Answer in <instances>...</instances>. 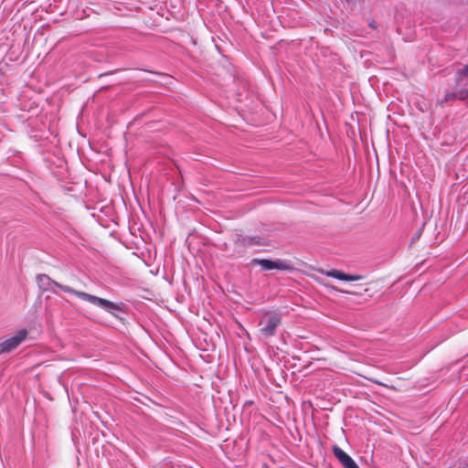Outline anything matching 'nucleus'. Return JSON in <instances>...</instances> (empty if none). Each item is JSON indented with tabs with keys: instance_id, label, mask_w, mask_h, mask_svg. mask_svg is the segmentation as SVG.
Here are the masks:
<instances>
[{
	"instance_id": "nucleus-2",
	"label": "nucleus",
	"mask_w": 468,
	"mask_h": 468,
	"mask_svg": "<svg viewBox=\"0 0 468 468\" xmlns=\"http://www.w3.org/2000/svg\"><path fill=\"white\" fill-rule=\"evenodd\" d=\"M282 324V313L278 310L264 312L260 317V332L265 337L276 335L277 328Z\"/></svg>"
},
{
	"instance_id": "nucleus-6",
	"label": "nucleus",
	"mask_w": 468,
	"mask_h": 468,
	"mask_svg": "<svg viewBox=\"0 0 468 468\" xmlns=\"http://www.w3.org/2000/svg\"><path fill=\"white\" fill-rule=\"evenodd\" d=\"M468 98V82L463 84V87L456 91L451 92L448 91L445 93L443 99L440 101L441 104L448 102L453 100L464 101Z\"/></svg>"
},
{
	"instance_id": "nucleus-1",
	"label": "nucleus",
	"mask_w": 468,
	"mask_h": 468,
	"mask_svg": "<svg viewBox=\"0 0 468 468\" xmlns=\"http://www.w3.org/2000/svg\"><path fill=\"white\" fill-rule=\"evenodd\" d=\"M37 281L39 288L42 291H49L54 294H58L56 289H60L63 292L73 294L78 298L86 301L116 317L118 316L116 312H124L125 310V304L123 303H113L107 299L100 298L85 292L77 291L68 285L58 283L47 274H38L37 276Z\"/></svg>"
},
{
	"instance_id": "nucleus-3",
	"label": "nucleus",
	"mask_w": 468,
	"mask_h": 468,
	"mask_svg": "<svg viewBox=\"0 0 468 468\" xmlns=\"http://www.w3.org/2000/svg\"><path fill=\"white\" fill-rule=\"evenodd\" d=\"M253 264H257L261 266V268L264 271L271 270H280V271H289L292 269L291 262L287 260H269V259H258L255 258L251 261Z\"/></svg>"
},
{
	"instance_id": "nucleus-4",
	"label": "nucleus",
	"mask_w": 468,
	"mask_h": 468,
	"mask_svg": "<svg viewBox=\"0 0 468 468\" xmlns=\"http://www.w3.org/2000/svg\"><path fill=\"white\" fill-rule=\"evenodd\" d=\"M28 332L27 329H20L13 336L0 343V354L9 353L16 349L26 338Z\"/></svg>"
},
{
	"instance_id": "nucleus-8",
	"label": "nucleus",
	"mask_w": 468,
	"mask_h": 468,
	"mask_svg": "<svg viewBox=\"0 0 468 468\" xmlns=\"http://www.w3.org/2000/svg\"><path fill=\"white\" fill-rule=\"evenodd\" d=\"M466 82H468V64L456 72V84L463 87Z\"/></svg>"
},
{
	"instance_id": "nucleus-7",
	"label": "nucleus",
	"mask_w": 468,
	"mask_h": 468,
	"mask_svg": "<svg viewBox=\"0 0 468 468\" xmlns=\"http://www.w3.org/2000/svg\"><path fill=\"white\" fill-rule=\"evenodd\" d=\"M327 276L345 282H355L362 279V276L360 275L346 274L345 272L339 270H331L330 271L327 272Z\"/></svg>"
},
{
	"instance_id": "nucleus-5",
	"label": "nucleus",
	"mask_w": 468,
	"mask_h": 468,
	"mask_svg": "<svg viewBox=\"0 0 468 468\" xmlns=\"http://www.w3.org/2000/svg\"><path fill=\"white\" fill-rule=\"evenodd\" d=\"M335 457L345 468H359L356 463L339 446L334 445L332 448Z\"/></svg>"
}]
</instances>
